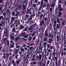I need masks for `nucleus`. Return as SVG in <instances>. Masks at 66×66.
I'll return each instance as SVG.
<instances>
[{"label":"nucleus","mask_w":66,"mask_h":66,"mask_svg":"<svg viewBox=\"0 0 66 66\" xmlns=\"http://www.w3.org/2000/svg\"><path fill=\"white\" fill-rule=\"evenodd\" d=\"M48 39V38L46 37H44V42H46Z\"/></svg>","instance_id":"obj_38"},{"label":"nucleus","mask_w":66,"mask_h":66,"mask_svg":"<svg viewBox=\"0 0 66 66\" xmlns=\"http://www.w3.org/2000/svg\"><path fill=\"white\" fill-rule=\"evenodd\" d=\"M64 44L65 45L64 48L66 47V41L64 43Z\"/></svg>","instance_id":"obj_64"},{"label":"nucleus","mask_w":66,"mask_h":66,"mask_svg":"<svg viewBox=\"0 0 66 66\" xmlns=\"http://www.w3.org/2000/svg\"><path fill=\"white\" fill-rule=\"evenodd\" d=\"M28 56H29V54H27L26 55V57L25 58H24V60H24L25 61L26 60V59H27V57H28Z\"/></svg>","instance_id":"obj_52"},{"label":"nucleus","mask_w":66,"mask_h":66,"mask_svg":"<svg viewBox=\"0 0 66 66\" xmlns=\"http://www.w3.org/2000/svg\"><path fill=\"white\" fill-rule=\"evenodd\" d=\"M24 18H22V20H21V22L22 23H24Z\"/></svg>","instance_id":"obj_62"},{"label":"nucleus","mask_w":66,"mask_h":66,"mask_svg":"<svg viewBox=\"0 0 66 66\" xmlns=\"http://www.w3.org/2000/svg\"><path fill=\"white\" fill-rule=\"evenodd\" d=\"M18 9L19 10L20 12L21 11V10H22V9L21 6V5H19L18 6Z\"/></svg>","instance_id":"obj_21"},{"label":"nucleus","mask_w":66,"mask_h":66,"mask_svg":"<svg viewBox=\"0 0 66 66\" xmlns=\"http://www.w3.org/2000/svg\"><path fill=\"white\" fill-rule=\"evenodd\" d=\"M7 6H5L4 9V11H7Z\"/></svg>","instance_id":"obj_37"},{"label":"nucleus","mask_w":66,"mask_h":66,"mask_svg":"<svg viewBox=\"0 0 66 66\" xmlns=\"http://www.w3.org/2000/svg\"><path fill=\"white\" fill-rule=\"evenodd\" d=\"M43 18L45 21V22H46V21H47V17L44 18V16H43Z\"/></svg>","instance_id":"obj_36"},{"label":"nucleus","mask_w":66,"mask_h":66,"mask_svg":"<svg viewBox=\"0 0 66 66\" xmlns=\"http://www.w3.org/2000/svg\"><path fill=\"white\" fill-rule=\"evenodd\" d=\"M3 5L2 4H1L0 5V11H2L3 9Z\"/></svg>","instance_id":"obj_27"},{"label":"nucleus","mask_w":66,"mask_h":66,"mask_svg":"<svg viewBox=\"0 0 66 66\" xmlns=\"http://www.w3.org/2000/svg\"><path fill=\"white\" fill-rule=\"evenodd\" d=\"M45 23V22L44 21V20L43 19L42 20L41 22L40 23V26H42V25H43V24H44Z\"/></svg>","instance_id":"obj_20"},{"label":"nucleus","mask_w":66,"mask_h":66,"mask_svg":"<svg viewBox=\"0 0 66 66\" xmlns=\"http://www.w3.org/2000/svg\"><path fill=\"white\" fill-rule=\"evenodd\" d=\"M53 27L54 31L55 32L56 30L55 28H56V24H54L53 25Z\"/></svg>","instance_id":"obj_25"},{"label":"nucleus","mask_w":66,"mask_h":66,"mask_svg":"<svg viewBox=\"0 0 66 66\" xmlns=\"http://www.w3.org/2000/svg\"><path fill=\"white\" fill-rule=\"evenodd\" d=\"M61 23L57 24H56V29H61Z\"/></svg>","instance_id":"obj_8"},{"label":"nucleus","mask_w":66,"mask_h":66,"mask_svg":"<svg viewBox=\"0 0 66 66\" xmlns=\"http://www.w3.org/2000/svg\"><path fill=\"white\" fill-rule=\"evenodd\" d=\"M57 22L58 23H61V22L60 21V19L59 18L57 19Z\"/></svg>","instance_id":"obj_28"},{"label":"nucleus","mask_w":66,"mask_h":66,"mask_svg":"<svg viewBox=\"0 0 66 66\" xmlns=\"http://www.w3.org/2000/svg\"><path fill=\"white\" fill-rule=\"evenodd\" d=\"M47 4L46 3H44L43 4V7L44 8H45V7H46V6H47Z\"/></svg>","instance_id":"obj_41"},{"label":"nucleus","mask_w":66,"mask_h":66,"mask_svg":"<svg viewBox=\"0 0 66 66\" xmlns=\"http://www.w3.org/2000/svg\"><path fill=\"white\" fill-rule=\"evenodd\" d=\"M55 52H53V61L54 62L55 61L54 60V59H53V55H55Z\"/></svg>","instance_id":"obj_30"},{"label":"nucleus","mask_w":66,"mask_h":66,"mask_svg":"<svg viewBox=\"0 0 66 66\" xmlns=\"http://www.w3.org/2000/svg\"><path fill=\"white\" fill-rule=\"evenodd\" d=\"M62 26H64L65 24L66 25V21L65 20H63L62 21Z\"/></svg>","instance_id":"obj_26"},{"label":"nucleus","mask_w":66,"mask_h":66,"mask_svg":"<svg viewBox=\"0 0 66 66\" xmlns=\"http://www.w3.org/2000/svg\"><path fill=\"white\" fill-rule=\"evenodd\" d=\"M4 40L5 42L6 41H7V38H4Z\"/></svg>","instance_id":"obj_61"},{"label":"nucleus","mask_w":66,"mask_h":66,"mask_svg":"<svg viewBox=\"0 0 66 66\" xmlns=\"http://www.w3.org/2000/svg\"><path fill=\"white\" fill-rule=\"evenodd\" d=\"M24 3L23 2H22L21 3V5H22V6L23 5H24Z\"/></svg>","instance_id":"obj_49"},{"label":"nucleus","mask_w":66,"mask_h":66,"mask_svg":"<svg viewBox=\"0 0 66 66\" xmlns=\"http://www.w3.org/2000/svg\"><path fill=\"white\" fill-rule=\"evenodd\" d=\"M33 49V47H31L29 48V50H32Z\"/></svg>","instance_id":"obj_60"},{"label":"nucleus","mask_w":66,"mask_h":66,"mask_svg":"<svg viewBox=\"0 0 66 66\" xmlns=\"http://www.w3.org/2000/svg\"><path fill=\"white\" fill-rule=\"evenodd\" d=\"M60 11L59 12L58 14V17L59 18H61V17H62V14H63V13L62 12L60 11Z\"/></svg>","instance_id":"obj_9"},{"label":"nucleus","mask_w":66,"mask_h":66,"mask_svg":"<svg viewBox=\"0 0 66 66\" xmlns=\"http://www.w3.org/2000/svg\"><path fill=\"white\" fill-rule=\"evenodd\" d=\"M48 32V30H46L45 32V37H47L48 36V34L47 32Z\"/></svg>","instance_id":"obj_19"},{"label":"nucleus","mask_w":66,"mask_h":66,"mask_svg":"<svg viewBox=\"0 0 66 66\" xmlns=\"http://www.w3.org/2000/svg\"><path fill=\"white\" fill-rule=\"evenodd\" d=\"M64 2L63 1H59V3L58 4V7L59 8L58 9L59 10V11H63V8H62V6H61V4H59V3H61L62 4V3H63Z\"/></svg>","instance_id":"obj_1"},{"label":"nucleus","mask_w":66,"mask_h":66,"mask_svg":"<svg viewBox=\"0 0 66 66\" xmlns=\"http://www.w3.org/2000/svg\"><path fill=\"white\" fill-rule=\"evenodd\" d=\"M49 38H50L51 37L52 38H53L54 37V34H53L52 33L51 34V33H50L49 35L48 36Z\"/></svg>","instance_id":"obj_12"},{"label":"nucleus","mask_w":66,"mask_h":66,"mask_svg":"<svg viewBox=\"0 0 66 66\" xmlns=\"http://www.w3.org/2000/svg\"><path fill=\"white\" fill-rule=\"evenodd\" d=\"M3 19L2 21H1V22L2 24L5 23V17H4L3 18V16H0V20Z\"/></svg>","instance_id":"obj_2"},{"label":"nucleus","mask_w":66,"mask_h":66,"mask_svg":"<svg viewBox=\"0 0 66 66\" xmlns=\"http://www.w3.org/2000/svg\"><path fill=\"white\" fill-rule=\"evenodd\" d=\"M34 26L31 25L30 26V27L28 28V30L29 31H31V30H34Z\"/></svg>","instance_id":"obj_10"},{"label":"nucleus","mask_w":66,"mask_h":66,"mask_svg":"<svg viewBox=\"0 0 66 66\" xmlns=\"http://www.w3.org/2000/svg\"><path fill=\"white\" fill-rule=\"evenodd\" d=\"M50 49L51 50H52V49H53V46H51Z\"/></svg>","instance_id":"obj_59"},{"label":"nucleus","mask_w":66,"mask_h":66,"mask_svg":"<svg viewBox=\"0 0 66 66\" xmlns=\"http://www.w3.org/2000/svg\"><path fill=\"white\" fill-rule=\"evenodd\" d=\"M14 36L13 35H12L11 36V39L13 40L14 39Z\"/></svg>","instance_id":"obj_54"},{"label":"nucleus","mask_w":66,"mask_h":66,"mask_svg":"<svg viewBox=\"0 0 66 66\" xmlns=\"http://www.w3.org/2000/svg\"><path fill=\"white\" fill-rule=\"evenodd\" d=\"M51 7H54V5L52 3L51 4Z\"/></svg>","instance_id":"obj_58"},{"label":"nucleus","mask_w":66,"mask_h":66,"mask_svg":"<svg viewBox=\"0 0 66 66\" xmlns=\"http://www.w3.org/2000/svg\"><path fill=\"white\" fill-rule=\"evenodd\" d=\"M50 45H51V44H48L47 45V48H49L50 47Z\"/></svg>","instance_id":"obj_44"},{"label":"nucleus","mask_w":66,"mask_h":66,"mask_svg":"<svg viewBox=\"0 0 66 66\" xmlns=\"http://www.w3.org/2000/svg\"><path fill=\"white\" fill-rule=\"evenodd\" d=\"M52 39H48L47 41V42L50 44H51L52 43Z\"/></svg>","instance_id":"obj_22"},{"label":"nucleus","mask_w":66,"mask_h":66,"mask_svg":"<svg viewBox=\"0 0 66 66\" xmlns=\"http://www.w3.org/2000/svg\"><path fill=\"white\" fill-rule=\"evenodd\" d=\"M43 14H42L40 15V21H41V20L42 19V18H43Z\"/></svg>","instance_id":"obj_35"},{"label":"nucleus","mask_w":66,"mask_h":66,"mask_svg":"<svg viewBox=\"0 0 66 66\" xmlns=\"http://www.w3.org/2000/svg\"><path fill=\"white\" fill-rule=\"evenodd\" d=\"M10 42H9V40H8L7 42H6V43H5V42H4V43L5 44V46H6V44L8 46H10V44H9Z\"/></svg>","instance_id":"obj_16"},{"label":"nucleus","mask_w":66,"mask_h":66,"mask_svg":"<svg viewBox=\"0 0 66 66\" xmlns=\"http://www.w3.org/2000/svg\"><path fill=\"white\" fill-rule=\"evenodd\" d=\"M20 49H21V50L22 52H24V50L23 48H22V47H21L20 48Z\"/></svg>","instance_id":"obj_32"},{"label":"nucleus","mask_w":66,"mask_h":66,"mask_svg":"<svg viewBox=\"0 0 66 66\" xmlns=\"http://www.w3.org/2000/svg\"><path fill=\"white\" fill-rule=\"evenodd\" d=\"M6 55V56H5ZM3 55H4L3 56V58L4 59H5V58H6V61H7V60H8V59H9V53H7L6 54V53H4L3 54Z\"/></svg>","instance_id":"obj_5"},{"label":"nucleus","mask_w":66,"mask_h":66,"mask_svg":"<svg viewBox=\"0 0 66 66\" xmlns=\"http://www.w3.org/2000/svg\"><path fill=\"white\" fill-rule=\"evenodd\" d=\"M32 37L30 36L29 38L28 39H29V41H30V40H31V39H32Z\"/></svg>","instance_id":"obj_53"},{"label":"nucleus","mask_w":66,"mask_h":66,"mask_svg":"<svg viewBox=\"0 0 66 66\" xmlns=\"http://www.w3.org/2000/svg\"><path fill=\"white\" fill-rule=\"evenodd\" d=\"M18 43H16L15 44V46H16V48H18V49H19L20 47V46L19 45H18Z\"/></svg>","instance_id":"obj_29"},{"label":"nucleus","mask_w":66,"mask_h":66,"mask_svg":"<svg viewBox=\"0 0 66 66\" xmlns=\"http://www.w3.org/2000/svg\"><path fill=\"white\" fill-rule=\"evenodd\" d=\"M29 9V7H28L27 9V14H29L30 12H31V11H32L33 10V8H32V7H30L29 8V9Z\"/></svg>","instance_id":"obj_6"},{"label":"nucleus","mask_w":66,"mask_h":66,"mask_svg":"<svg viewBox=\"0 0 66 66\" xmlns=\"http://www.w3.org/2000/svg\"><path fill=\"white\" fill-rule=\"evenodd\" d=\"M12 16H16V14H15V12L14 11L12 12Z\"/></svg>","instance_id":"obj_33"},{"label":"nucleus","mask_w":66,"mask_h":66,"mask_svg":"<svg viewBox=\"0 0 66 66\" xmlns=\"http://www.w3.org/2000/svg\"><path fill=\"white\" fill-rule=\"evenodd\" d=\"M16 31V30L15 29V28H13L12 30V32H14V31Z\"/></svg>","instance_id":"obj_57"},{"label":"nucleus","mask_w":66,"mask_h":66,"mask_svg":"<svg viewBox=\"0 0 66 66\" xmlns=\"http://www.w3.org/2000/svg\"><path fill=\"white\" fill-rule=\"evenodd\" d=\"M42 57V54H39V56L37 55L36 57V59L39 61H41V59Z\"/></svg>","instance_id":"obj_3"},{"label":"nucleus","mask_w":66,"mask_h":66,"mask_svg":"<svg viewBox=\"0 0 66 66\" xmlns=\"http://www.w3.org/2000/svg\"><path fill=\"white\" fill-rule=\"evenodd\" d=\"M43 1H44V0H42L41 1V6L42 7H43Z\"/></svg>","instance_id":"obj_43"},{"label":"nucleus","mask_w":66,"mask_h":66,"mask_svg":"<svg viewBox=\"0 0 66 66\" xmlns=\"http://www.w3.org/2000/svg\"><path fill=\"white\" fill-rule=\"evenodd\" d=\"M57 64V63L56 62H54V63H53L52 62H51L50 64V65L51 66H54L55 65V66H56Z\"/></svg>","instance_id":"obj_13"},{"label":"nucleus","mask_w":66,"mask_h":66,"mask_svg":"<svg viewBox=\"0 0 66 66\" xmlns=\"http://www.w3.org/2000/svg\"><path fill=\"white\" fill-rule=\"evenodd\" d=\"M4 34H5V37H7L9 36V31L7 30V28H5Z\"/></svg>","instance_id":"obj_4"},{"label":"nucleus","mask_w":66,"mask_h":66,"mask_svg":"<svg viewBox=\"0 0 66 66\" xmlns=\"http://www.w3.org/2000/svg\"><path fill=\"white\" fill-rule=\"evenodd\" d=\"M28 36H29V35L28 34L24 36V38H28Z\"/></svg>","instance_id":"obj_51"},{"label":"nucleus","mask_w":66,"mask_h":66,"mask_svg":"<svg viewBox=\"0 0 66 66\" xmlns=\"http://www.w3.org/2000/svg\"><path fill=\"white\" fill-rule=\"evenodd\" d=\"M3 15L4 17L6 16V12H4L3 14Z\"/></svg>","instance_id":"obj_50"},{"label":"nucleus","mask_w":66,"mask_h":66,"mask_svg":"<svg viewBox=\"0 0 66 66\" xmlns=\"http://www.w3.org/2000/svg\"><path fill=\"white\" fill-rule=\"evenodd\" d=\"M36 38V36H35L33 38V40L32 41V42H34V40Z\"/></svg>","instance_id":"obj_48"},{"label":"nucleus","mask_w":66,"mask_h":66,"mask_svg":"<svg viewBox=\"0 0 66 66\" xmlns=\"http://www.w3.org/2000/svg\"><path fill=\"white\" fill-rule=\"evenodd\" d=\"M48 52H52V50H50L49 49L48 50Z\"/></svg>","instance_id":"obj_63"},{"label":"nucleus","mask_w":66,"mask_h":66,"mask_svg":"<svg viewBox=\"0 0 66 66\" xmlns=\"http://www.w3.org/2000/svg\"><path fill=\"white\" fill-rule=\"evenodd\" d=\"M14 10H15L14 11L15 12H17L18 11V9L16 8L14 9Z\"/></svg>","instance_id":"obj_46"},{"label":"nucleus","mask_w":66,"mask_h":66,"mask_svg":"<svg viewBox=\"0 0 66 66\" xmlns=\"http://www.w3.org/2000/svg\"><path fill=\"white\" fill-rule=\"evenodd\" d=\"M10 12V10L9 9H8L7 10H6V12L7 13V16H10V15H11V13Z\"/></svg>","instance_id":"obj_18"},{"label":"nucleus","mask_w":66,"mask_h":66,"mask_svg":"<svg viewBox=\"0 0 66 66\" xmlns=\"http://www.w3.org/2000/svg\"><path fill=\"white\" fill-rule=\"evenodd\" d=\"M16 16L17 17H18V16H20L21 14L20 12L19 11H18L16 13Z\"/></svg>","instance_id":"obj_15"},{"label":"nucleus","mask_w":66,"mask_h":66,"mask_svg":"<svg viewBox=\"0 0 66 66\" xmlns=\"http://www.w3.org/2000/svg\"><path fill=\"white\" fill-rule=\"evenodd\" d=\"M22 7H23V12H25L26 10V6L23 5L22 6Z\"/></svg>","instance_id":"obj_24"},{"label":"nucleus","mask_w":66,"mask_h":66,"mask_svg":"<svg viewBox=\"0 0 66 66\" xmlns=\"http://www.w3.org/2000/svg\"><path fill=\"white\" fill-rule=\"evenodd\" d=\"M56 38L57 39V41L59 42V36H56Z\"/></svg>","instance_id":"obj_45"},{"label":"nucleus","mask_w":66,"mask_h":66,"mask_svg":"<svg viewBox=\"0 0 66 66\" xmlns=\"http://www.w3.org/2000/svg\"><path fill=\"white\" fill-rule=\"evenodd\" d=\"M19 49H18L17 51H15V54H17L18 53V51H19Z\"/></svg>","instance_id":"obj_56"},{"label":"nucleus","mask_w":66,"mask_h":66,"mask_svg":"<svg viewBox=\"0 0 66 66\" xmlns=\"http://www.w3.org/2000/svg\"><path fill=\"white\" fill-rule=\"evenodd\" d=\"M28 28L27 27L25 28L24 29H23V31H28Z\"/></svg>","instance_id":"obj_34"},{"label":"nucleus","mask_w":66,"mask_h":66,"mask_svg":"<svg viewBox=\"0 0 66 66\" xmlns=\"http://www.w3.org/2000/svg\"><path fill=\"white\" fill-rule=\"evenodd\" d=\"M34 43H31V44H27V45H29V46H33V45H34Z\"/></svg>","instance_id":"obj_47"},{"label":"nucleus","mask_w":66,"mask_h":66,"mask_svg":"<svg viewBox=\"0 0 66 66\" xmlns=\"http://www.w3.org/2000/svg\"><path fill=\"white\" fill-rule=\"evenodd\" d=\"M52 54V53H51L50 54V55L49 56V57H48L49 59V60H51V54Z\"/></svg>","instance_id":"obj_42"},{"label":"nucleus","mask_w":66,"mask_h":66,"mask_svg":"<svg viewBox=\"0 0 66 66\" xmlns=\"http://www.w3.org/2000/svg\"><path fill=\"white\" fill-rule=\"evenodd\" d=\"M21 61V60L18 59L17 61H16V64H18V65H19V63H20V62Z\"/></svg>","instance_id":"obj_31"},{"label":"nucleus","mask_w":66,"mask_h":66,"mask_svg":"<svg viewBox=\"0 0 66 66\" xmlns=\"http://www.w3.org/2000/svg\"><path fill=\"white\" fill-rule=\"evenodd\" d=\"M24 28V26L23 25H21L20 26V27L19 28V30H20L23 29Z\"/></svg>","instance_id":"obj_17"},{"label":"nucleus","mask_w":66,"mask_h":66,"mask_svg":"<svg viewBox=\"0 0 66 66\" xmlns=\"http://www.w3.org/2000/svg\"><path fill=\"white\" fill-rule=\"evenodd\" d=\"M27 0H22V2H24V3H25V4H26L27 3Z\"/></svg>","instance_id":"obj_39"},{"label":"nucleus","mask_w":66,"mask_h":66,"mask_svg":"<svg viewBox=\"0 0 66 66\" xmlns=\"http://www.w3.org/2000/svg\"><path fill=\"white\" fill-rule=\"evenodd\" d=\"M15 20V18L14 17H13L11 18V22L10 23V24H11L14 21V20Z\"/></svg>","instance_id":"obj_14"},{"label":"nucleus","mask_w":66,"mask_h":66,"mask_svg":"<svg viewBox=\"0 0 66 66\" xmlns=\"http://www.w3.org/2000/svg\"><path fill=\"white\" fill-rule=\"evenodd\" d=\"M26 32H24L22 34V36H24L26 35Z\"/></svg>","instance_id":"obj_55"},{"label":"nucleus","mask_w":66,"mask_h":66,"mask_svg":"<svg viewBox=\"0 0 66 66\" xmlns=\"http://www.w3.org/2000/svg\"><path fill=\"white\" fill-rule=\"evenodd\" d=\"M49 26H50V30L51 29V28H52V23H51L49 24Z\"/></svg>","instance_id":"obj_40"},{"label":"nucleus","mask_w":66,"mask_h":66,"mask_svg":"<svg viewBox=\"0 0 66 66\" xmlns=\"http://www.w3.org/2000/svg\"><path fill=\"white\" fill-rule=\"evenodd\" d=\"M30 64H32V65H36L37 64V63H36V61H34L33 62H31L30 63Z\"/></svg>","instance_id":"obj_23"},{"label":"nucleus","mask_w":66,"mask_h":66,"mask_svg":"<svg viewBox=\"0 0 66 66\" xmlns=\"http://www.w3.org/2000/svg\"><path fill=\"white\" fill-rule=\"evenodd\" d=\"M35 13H33V14H32L31 16H30V17L29 18H28V21H31L32 20V18H33V17L34 16H35Z\"/></svg>","instance_id":"obj_7"},{"label":"nucleus","mask_w":66,"mask_h":66,"mask_svg":"<svg viewBox=\"0 0 66 66\" xmlns=\"http://www.w3.org/2000/svg\"><path fill=\"white\" fill-rule=\"evenodd\" d=\"M33 32V34L32 35V36H34V35L35 34V33H36V31H35V30H31V31H30V33H32Z\"/></svg>","instance_id":"obj_11"}]
</instances>
